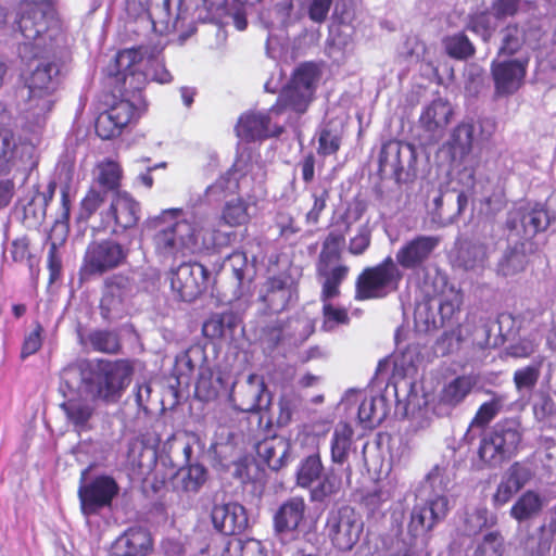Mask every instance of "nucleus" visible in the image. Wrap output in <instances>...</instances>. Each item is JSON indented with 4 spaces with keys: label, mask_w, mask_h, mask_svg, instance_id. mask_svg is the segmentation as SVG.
I'll return each mask as SVG.
<instances>
[{
    "label": "nucleus",
    "mask_w": 556,
    "mask_h": 556,
    "mask_svg": "<svg viewBox=\"0 0 556 556\" xmlns=\"http://www.w3.org/2000/svg\"><path fill=\"white\" fill-rule=\"evenodd\" d=\"M500 55H513L527 47L538 49L542 46L545 30L541 21L535 18L527 20L523 24H508L501 31Z\"/></svg>",
    "instance_id": "4468645a"
},
{
    "label": "nucleus",
    "mask_w": 556,
    "mask_h": 556,
    "mask_svg": "<svg viewBox=\"0 0 556 556\" xmlns=\"http://www.w3.org/2000/svg\"><path fill=\"white\" fill-rule=\"evenodd\" d=\"M59 86L60 67L54 61L39 60L24 76L21 114L29 130L46 125L59 101Z\"/></svg>",
    "instance_id": "7ed1b4c3"
},
{
    "label": "nucleus",
    "mask_w": 556,
    "mask_h": 556,
    "mask_svg": "<svg viewBox=\"0 0 556 556\" xmlns=\"http://www.w3.org/2000/svg\"><path fill=\"white\" fill-rule=\"evenodd\" d=\"M305 502L302 497H291L278 508L274 516L275 530L278 534L294 531L304 517Z\"/></svg>",
    "instance_id": "c756f323"
},
{
    "label": "nucleus",
    "mask_w": 556,
    "mask_h": 556,
    "mask_svg": "<svg viewBox=\"0 0 556 556\" xmlns=\"http://www.w3.org/2000/svg\"><path fill=\"white\" fill-rule=\"evenodd\" d=\"M252 204L242 198H236L225 203L222 211V219L229 227L242 226L251 219Z\"/></svg>",
    "instance_id": "4c0bfd02"
},
{
    "label": "nucleus",
    "mask_w": 556,
    "mask_h": 556,
    "mask_svg": "<svg viewBox=\"0 0 556 556\" xmlns=\"http://www.w3.org/2000/svg\"><path fill=\"white\" fill-rule=\"evenodd\" d=\"M117 492V483L108 476L97 477L90 483L80 485L78 497L83 514L85 516L94 515L101 508L111 505Z\"/></svg>",
    "instance_id": "a211bd4d"
},
{
    "label": "nucleus",
    "mask_w": 556,
    "mask_h": 556,
    "mask_svg": "<svg viewBox=\"0 0 556 556\" xmlns=\"http://www.w3.org/2000/svg\"><path fill=\"white\" fill-rule=\"evenodd\" d=\"M147 227L154 230L152 244L162 262H174L199 253L198 217H182L181 208L164 210L150 218Z\"/></svg>",
    "instance_id": "f03ea898"
},
{
    "label": "nucleus",
    "mask_w": 556,
    "mask_h": 556,
    "mask_svg": "<svg viewBox=\"0 0 556 556\" xmlns=\"http://www.w3.org/2000/svg\"><path fill=\"white\" fill-rule=\"evenodd\" d=\"M435 523L437 521L430 515L428 507L425 504H417L410 514L408 531L413 536H418L430 531Z\"/></svg>",
    "instance_id": "603ef678"
},
{
    "label": "nucleus",
    "mask_w": 556,
    "mask_h": 556,
    "mask_svg": "<svg viewBox=\"0 0 556 556\" xmlns=\"http://www.w3.org/2000/svg\"><path fill=\"white\" fill-rule=\"evenodd\" d=\"M500 18L494 14L493 9L489 12H481L470 17L468 28L479 35L483 41H489L498 27Z\"/></svg>",
    "instance_id": "8fccbe9b"
},
{
    "label": "nucleus",
    "mask_w": 556,
    "mask_h": 556,
    "mask_svg": "<svg viewBox=\"0 0 556 556\" xmlns=\"http://www.w3.org/2000/svg\"><path fill=\"white\" fill-rule=\"evenodd\" d=\"M211 518L214 528L226 535L241 532L248 526L245 508L235 502L215 504Z\"/></svg>",
    "instance_id": "b1692460"
},
{
    "label": "nucleus",
    "mask_w": 556,
    "mask_h": 556,
    "mask_svg": "<svg viewBox=\"0 0 556 556\" xmlns=\"http://www.w3.org/2000/svg\"><path fill=\"white\" fill-rule=\"evenodd\" d=\"M321 301L324 303V330L332 331L338 326L345 325L349 323V315L345 308L333 305L332 303H330V300L321 299Z\"/></svg>",
    "instance_id": "6e6d98bb"
},
{
    "label": "nucleus",
    "mask_w": 556,
    "mask_h": 556,
    "mask_svg": "<svg viewBox=\"0 0 556 556\" xmlns=\"http://www.w3.org/2000/svg\"><path fill=\"white\" fill-rule=\"evenodd\" d=\"M225 388L226 383L222 375L213 378L212 374H202L197 382L195 393L201 400L211 401L216 399Z\"/></svg>",
    "instance_id": "864d4df0"
},
{
    "label": "nucleus",
    "mask_w": 556,
    "mask_h": 556,
    "mask_svg": "<svg viewBox=\"0 0 556 556\" xmlns=\"http://www.w3.org/2000/svg\"><path fill=\"white\" fill-rule=\"evenodd\" d=\"M296 484L311 490V500L323 502L340 489V479L333 470L324 473V465L318 453L301 460L296 470Z\"/></svg>",
    "instance_id": "9b49d317"
},
{
    "label": "nucleus",
    "mask_w": 556,
    "mask_h": 556,
    "mask_svg": "<svg viewBox=\"0 0 556 556\" xmlns=\"http://www.w3.org/2000/svg\"><path fill=\"white\" fill-rule=\"evenodd\" d=\"M326 260H329V254L326 251H323L320 254V264L318 269L319 274L325 277L321 299L331 300L339 295V287L341 282L346 278L349 267L345 265H338L328 270L325 265Z\"/></svg>",
    "instance_id": "72a5a7b5"
},
{
    "label": "nucleus",
    "mask_w": 556,
    "mask_h": 556,
    "mask_svg": "<svg viewBox=\"0 0 556 556\" xmlns=\"http://www.w3.org/2000/svg\"><path fill=\"white\" fill-rule=\"evenodd\" d=\"M528 258L525 243L508 249L502 256L497 270L503 276H513L526 267Z\"/></svg>",
    "instance_id": "37998d69"
},
{
    "label": "nucleus",
    "mask_w": 556,
    "mask_h": 556,
    "mask_svg": "<svg viewBox=\"0 0 556 556\" xmlns=\"http://www.w3.org/2000/svg\"><path fill=\"white\" fill-rule=\"evenodd\" d=\"M496 124L492 118H481L477 123L465 121L458 124L444 144L452 163L460 165L471 153L475 144L488 141L495 132Z\"/></svg>",
    "instance_id": "1a4fd4ad"
},
{
    "label": "nucleus",
    "mask_w": 556,
    "mask_h": 556,
    "mask_svg": "<svg viewBox=\"0 0 556 556\" xmlns=\"http://www.w3.org/2000/svg\"><path fill=\"white\" fill-rule=\"evenodd\" d=\"M124 97L114 102L96 121V131L102 139H111L121 135L130 123L137 121L147 110V102L141 92L132 90L127 85Z\"/></svg>",
    "instance_id": "423d86ee"
},
{
    "label": "nucleus",
    "mask_w": 556,
    "mask_h": 556,
    "mask_svg": "<svg viewBox=\"0 0 556 556\" xmlns=\"http://www.w3.org/2000/svg\"><path fill=\"white\" fill-rule=\"evenodd\" d=\"M439 239L432 236H417L405 242L395 253L397 267L420 269L437 249Z\"/></svg>",
    "instance_id": "aec40b11"
},
{
    "label": "nucleus",
    "mask_w": 556,
    "mask_h": 556,
    "mask_svg": "<svg viewBox=\"0 0 556 556\" xmlns=\"http://www.w3.org/2000/svg\"><path fill=\"white\" fill-rule=\"evenodd\" d=\"M266 386L261 376L251 374L248 379L235 386L230 393V400L235 407L241 412H256L266 407L269 403L265 399Z\"/></svg>",
    "instance_id": "412c9836"
},
{
    "label": "nucleus",
    "mask_w": 556,
    "mask_h": 556,
    "mask_svg": "<svg viewBox=\"0 0 556 556\" xmlns=\"http://www.w3.org/2000/svg\"><path fill=\"white\" fill-rule=\"evenodd\" d=\"M445 51L454 59H467L475 52V48L468 37L464 34L448 36L443 41Z\"/></svg>",
    "instance_id": "5fc2aeb1"
},
{
    "label": "nucleus",
    "mask_w": 556,
    "mask_h": 556,
    "mask_svg": "<svg viewBox=\"0 0 556 556\" xmlns=\"http://www.w3.org/2000/svg\"><path fill=\"white\" fill-rule=\"evenodd\" d=\"M132 367L127 361L80 362L64 370L63 380L68 389L78 382V396L61 404L68 421L77 430H85L92 417L96 400L116 403L130 383Z\"/></svg>",
    "instance_id": "f257e3e1"
},
{
    "label": "nucleus",
    "mask_w": 556,
    "mask_h": 556,
    "mask_svg": "<svg viewBox=\"0 0 556 556\" xmlns=\"http://www.w3.org/2000/svg\"><path fill=\"white\" fill-rule=\"evenodd\" d=\"M206 268L199 263H181L169 271L170 288L181 301L194 300L203 290Z\"/></svg>",
    "instance_id": "f3484780"
},
{
    "label": "nucleus",
    "mask_w": 556,
    "mask_h": 556,
    "mask_svg": "<svg viewBox=\"0 0 556 556\" xmlns=\"http://www.w3.org/2000/svg\"><path fill=\"white\" fill-rule=\"evenodd\" d=\"M223 219H201L198 218V242L199 252L212 248L228 245L236 237L231 230H223Z\"/></svg>",
    "instance_id": "bb28decb"
},
{
    "label": "nucleus",
    "mask_w": 556,
    "mask_h": 556,
    "mask_svg": "<svg viewBox=\"0 0 556 556\" xmlns=\"http://www.w3.org/2000/svg\"><path fill=\"white\" fill-rule=\"evenodd\" d=\"M116 72L111 75L123 80L132 90L141 92L149 81L168 84L173 80L172 74L159 56H144L141 48L126 49L115 58Z\"/></svg>",
    "instance_id": "39448f33"
},
{
    "label": "nucleus",
    "mask_w": 556,
    "mask_h": 556,
    "mask_svg": "<svg viewBox=\"0 0 556 556\" xmlns=\"http://www.w3.org/2000/svg\"><path fill=\"white\" fill-rule=\"evenodd\" d=\"M88 341L93 350L99 352L115 353L119 348L116 334L111 331H92L88 336Z\"/></svg>",
    "instance_id": "13d9d810"
},
{
    "label": "nucleus",
    "mask_w": 556,
    "mask_h": 556,
    "mask_svg": "<svg viewBox=\"0 0 556 556\" xmlns=\"http://www.w3.org/2000/svg\"><path fill=\"white\" fill-rule=\"evenodd\" d=\"M403 273L391 256L363 270L356 281V299H381L397 290Z\"/></svg>",
    "instance_id": "6e6552de"
},
{
    "label": "nucleus",
    "mask_w": 556,
    "mask_h": 556,
    "mask_svg": "<svg viewBox=\"0 0 556 556\" xmlns=\"http://www.w3.org/2000/svg\"><path fill=\"white\" fill-rule=\"evenodd\" d=\"M242 162L235 163L231 170L226 175L219 177L214 184L208 186L205 190V198L207 202H217L240 190L238 172L242 170Z\"/></svg>",
    "instance_id": "c9c22d12"
},
{
    "label": "nucleus",
    "mask_w": 556,
    "mask_h": 556,
    "mask_svg": "<svg viewBox=\"0 0 556 556\" xmlns=\"http://www.w3.org/2000/svg\"><path fill=\"white\" fill-rule=\"evenodd\" d=\"M35 147L10 131L0 132V177L34 164Z\"/></svg>",
    "instance_id": "2eb2a0df"
},
{
    "label": "nucleus",
    "mask_w": 556,
    "mask_h": 556,
    "mask_svg": "<svg viewBox=\"0 0 556 556\" xmlns=\"http://www.w3.org/2000/svg\"><path fill=\"white\" fill-rule=\"evenodd\" d=\"M521 432L514 420L496 424L480 442L479 456L489 466H500L511 458L520 444Z\"/></svg>",
    "instance_id": "0eeeda50"
},
{
    "label": "nucleus",
    "mask_w": 556,
    "mask_h": 556,
    "mask_svg": "<svg viewBox=\"0 0 556 556\" xmlns=\"http://www.w3.org/2000/svg\"><path fill=\"white\" fill-rule=\"evenodd\" d=\"M206 481V469L200 464L181 468L176 476L177 488L188 493H197Z\"/></svg>",
    "instance_id": "a19ab883"
},
{
    "label": "nucleus",
    "mask_w": 556,
    "mask_h": 556,
    "mask_svg": "<svg viewBox=\"0 0 556 556\" xmlns=\"http://www.w3.org/2000/svg\"><path fill=\"white\" fill-rule=\"evenodd\" d=\"M433 295L439 298V312L443 320L451 319L463 303L460 290L448 283L447 276L437 271L432 278Z\"/></svg>",
    "instance_id": "a878e982"
},
{
    "label": "nucleus",
    "mask_w": 556,
    "mask_h": 556,
    "mask_svg": "<svg viewBox=\"0 0 556 556\" xmlns=\"http://www.w3.org/2000/svg\"><path fill=\"white\" fill-rule=\"evenodd\" d=\"M403 149L410 153L409 146L403 147L399 141H389L383 144L379 157L380 170L392 174L397 180L404 170L401 157Z\"/></svg>",
    "instance_id": "f704fd0d"
},
{
    "label": "nucleus",
    "mask_w": 556,
    "mask_h": 556,
    "mask_svg": "<svg viewBox=\"0 0 556 556\" xmlns=\"http://www.w3.org/2000/svg\"><path fill=\"white\" fill-rule=\"evenodd\" d=\"M519 490L504 473L496 492L493 495V502L496 506H503L516 494Z\"/></svg>",
    "instance_id": "774afa93"
},
{
    "label": "nucleus",
    "mask_w": 556,
    "mask_h": 556,
    "mask_svg": "<svg viewBox=\"0 0 556 556\" xmlns=\"http://www.w3.org/2000/svg\"><path fill=\"white\" fill-rule=\"evenodd\" d=\"M223 269L230 273L238 282V286H243L245 280H251L253 267L249 264L247 254L241 251H236L230 254L223 264Z\"/></svg>",
    "instance_id": "a18cd8bd"
},
{
    "label": "nucleus",
    "mask_w": 556,
    "mask_h": 556,
    "mask_svg": "<svg viewBox=\"0 0 556 556\" xmlns=\"http://www.w3.org/2000/svg\"><path fill=\"white\" fill-rule=\"evenodd\" d=\"M425 505L428 507L430 515L437 522L443 520L451 508L450 500L445 494L432 493Z\"/></svg>",
    "instance_id": "0e129e2a"
},
{
    "label": "nucleus",
    "mask_w": 556,
    "mask_h": 556,
    "mask_svg": "<svg viewBox=\"0 0 556 556\" xmlns=\"http://www.w3.org/2000/svg\"><path fill=\"white\" fill-rule=\"evenodd\" d=\"M242 162V170L238 172L240 189L250 187L251 184L262 185L266 178L265 166L262 162L250 159L249 161L241 155L236 163Z\"/></svg>",
    "instance_id": "09e8293b"
},
{
    "label": "nucleus",
    "mask_w": 556,
    "mask_h": 556,
    "mask_svg": "<svg viewBox=\"0 0 556 556\" xmlns=\"http://www.w3.org/2000/svg\"><path fill=\"white\" fill-rule=\"evenodd\" d=\"M486 260V249L479 243H465L459 248L457 265L465 270H473L483 267Z\"/></svg>",
    "instance_id": "c03bdc74"
},
{
    "label": "nucleus",
    "mask_w": 556,
    "mask_h": 556,
    "mask_svg": "<svg viewBox=\"0 0 556 556\" xmlns=\"http://www.w3.org/2000/svg\"><path fill=\"white\" fill-rule=\"evenodd\" d=\"M286 111L283 105L278 106V102L268 113H245L236 126L237 136L244 140L264 139L278 136L282 128L277 122H273L277 116Z\"/></svg>",
    "instance_id": "dca6fc26"
},
{
    "label": "nucleus",
    "mask_w": 556,
    "mask_h": 556,
    "mask_svg": "<svg viewBox=\"0 0 556 556\" xmlns=\"http://www.w3.org/2000/svg\"><path fill=\"white\" fill-rule=\"evenodd\" d=\"M153 549L150 532L143 527H130L111 545V556H148Z\"/></svg>",
    "instance_id": "5701e85b"
},
{
    "label": "nucleus",
    "mask_w": 556,
    "mask_h": 556,
    "mask_svg": "<svg viewBox=\"0 0 556 556\" xmlns=\"http://www.w3.org/2000/svg\"><path fill=\"white\" fill-rule=\"evenodd\" d=\"M544 506L543 497L534 492H525L511 506L510 516L521 522L540 514Z\"/></svg>",
    "instance_id": "e433bc0d"
},
{
    "label": "nucleus",
    "mask_w": 556,
    "mask_h": 556,
    "mask_svg": "<svg viewBox=\"0 0 556 556\" xmlns=\"http://www.w3.org/2000/svg\"><path fill=\"white\" fill-rule=\"evenodd\" d=\"M521 224L525 236L531 237L547 228L549 216L541 205H535L521 216Z\"/></svg>",
    "instance_id": "3c124183"
},
{
    "label": "nucleus",
    "mask_w": 556,
    "mask_h": 556,
    "mask_svg": "<svg viewBox=\"0 0 556 556\" xmlns=\"http://www.w3.org/2000/svg\"><path fill=\"white\" fill-rule=\"evenodd\" d=\"M473 380L468 376H460L446 383L441 393L440 401L450 406L459 404L471 391Z\"/></svg>",
    "instance_id": "ea45409f"
},
{
    "label": "nucleus",
    "mask_w": 556,
    "mask_h": 556,
    "mask_svg": "<svg viewBox=\"0 0 556 556\" xmlns=\"http://www.w3.org/2000/svg\"><path fill=\"white\" fill-rule=\"evenodd\" d=\"M131 282L125 276H114L106 280L100 307L104 318H117L123 313L124 303L131 292Z\"/></svg>",
    "instance_id": "393cba45"
},
{
    "label": "nucleus",
    "mask_w": 556,
    "mask_h": 556,
    "mask_svg": "<svg viewBox=\"0 0 556 556\" xmlns=\"http://www.w3.org/2000/svg\"><path fill=\"white\" fill-rule=\"evenodd\" d=\"M128 249L113 239L92 241L88 244L83 270L89 275L103 274L123 265Z\"/></svg>",
    "instance_id": "ddd939ff"
},
{
    "label": "nucleus",
    "mask_w": 556,
    "mask_h": 556,
    "mask_svg": "<svg viewBox=\"0 0 556 556\" xmlns=\"http://www.w3.org/2000/svg\"><path fill=\"white\" fill-rule=\"evenodd\" d=\"M151 18L154 30L161 35L178 31L182 20L180 14L172 17L169 12V0H164L161 7L154 9L151 13Z\"/></svg>",
    "instance_id": "de8ad7c7"
},
{
    "label": "nucleus",
    "mask_w": 556,
    "mask_h": 556,
    "mask_svg": "<svg viewBox=\"0 0 556 556\" xmlns=\"http://www.w3.org/2000/svg\"><path fill=\"white\" fill-rule=\"evenodd\" d=\"M98 181L106 189L117 188L122 177V169L119 165L111 160L101 162L98 165Z\"/></svg>",
    "instance_id": "4d7b16f0"
},
{
    "label": "nucleus",
    "mask_w": 556,
    "mask_h": 556,
    "mask_svg": "<svg viewBox=\"0 0 556 556\" xmlns=\"http://www.w3.org/2000/svg\"><path fill=\"white\" fill-rule=\"evenodd\" d=\"M389 407L383 395L365 396L357 412L358 422L364 428L378 426L388 415Z\"/></svg>",
    "instance_id": "2f4dec72"
},
{
    "label": "nucleus",
    "mask_w": 556,
    "mask_h": 556,
    "mask_svg": "<svg viewBox=\"0 0 556 556\" xmlns=\"http://www.w3.org/2000/svg\"><path fill=\"white\" fill-rule=\"evenodd\" d=\"M106 226L119 235L135 227L139 220V204L127 193L117 192L105 215Z\"/></svg>",
    "instance_id": "4be33fe9"
},
{
    "label": "nucleus",
    "mask_w": 556,
    "mask_h": 556,
    "mask_svg": "<svg viewBox=\"0 0 556 556\" xmlns=\"http://www.w3.org/2000/svg\"><path fill=\"white\" fill-rule=\"evenodd\" d=\"M296 296V288L288 276H278L268 279L264 302L273 312H280Z\"/></svg>",
    "instance_id": "cd10ccee"
},
{
    "label": "nucleus",
    "mask_w": 556,
    "mask_h": 556,
    "mask_svg": "<svg viewBox=\"0 0 556 556\" xmlns=\"http://www.w3.org/2000/svg\"><path fill=\"white\" fill-rule=\"evenodd\" d=\"M528 58H519L507 61H494L492 75L496 93L508 96L516 92L526 77Z\"/></svg>",
    "instance_id": "6ab92c4d"
},
{
    "label": "nucleus",
    "mask_w": 556,
    "mask_h": 556,
    "mask_svg": "<svg viewBox=\"0 0 556 556\" xmlns=\"http://www.w3.org/2000/svg\"><path fill=\"white\" fill-rule=\"evenodd\" d=\"M452 109L446 101L438 99L432 101L422 111L419 122L421 127L429 132V139L435 140L448 123Z\"/></svg>",
    "instance_id": "c85d7f7f"
},
{
    "label": "nucleus",
    "mask_w": 556,
    "mask_h": 556,
    "mask_svg": "<svg viewBox=\"0 0 556 556\" xmlns=\"http://www.w3.org/2000/svg\"><path fill=\"white\" fill-rule=\"evenodd\" d=\"M319 77L320 71L316 64L307 62L298 66L290 84L278 98V106L283 105L286 110L304 113L313 100Z\"/></svg>",
    "instance_id": "9d476101"
},
{
    "label": "nucleus",
    "mask_w": 556,
    "mask_h": 556,
    "mask_svg": "<svg viewBox=\"0 0 556 556\" xmlns=\"http://www.w3.org/2000/svg\"><path fill=\"white\" fill-rule=\"evenodd\" d=\"M354 431L348 422L336 425L330 439L331 460L336 465L348 463L353 445Z\"/></svg>",
    "instance_id": "473e14b6"
},
{
    "label": "nucleus",
    "mask_w": 556,
    "mask_h": 556,
    "mask_svg": "<svg viewBox=\"0 0 556 556\" xmlns=\"http://www.w3.org/2000/svg\"><path fill=\"white\" fill-rule=\"evenodd\" d=\"M544 357L539 356L531 364L514 372V383L518 393H530L538 383Z\"/></svg>",
    "instance_id": "79ce46f5"
},
{
    "label": "nucleus",
    "mask_w": 556,
    "mask_h": 556,
    "mask_svg": "<svg viewBox=\"0 0 556 556\" xmlns=\"http://www.w3.org/2000/svg\"><path fill=\"white\" fill-rule=\"evenodd\" d=\"M496 523V516L491 514L486 507L479 506L468 511L464 521V532L467 535H476L485 528Z\"/></svg>",
    "instance_id": "49530a36"
},
{
    "label": "nucleus",
    "mask_w": 556,
    "mask_h": 556,
    "mask_svg": "<svg viewBox=\"0 0 556 556\" xmlns=\"http://www.w3.org/2000/svg\"><path fill=\"white\" fill-rule=\"evenodd\" d=\"M222 556H266L260 541L249 540L247 542H230L224 549Z\"/></svg>",
    "instance_id": "bf43d9fd"
},
{
    "label": "nucleus",
    "mask_w": 556,
    "mask_h": 556,
    "mask_svg": "<svg viewBox=\"0 0 556 556\" xmlns=\"http://www.w3.org/2000/svg\"><path fill=\"white\" fill-rule=\"evenodd\" d=\"M363 520L350 506L333 509L328 514L326 531L332 544L341 551H350L359 540Z\"/></svg>",
    "instance_id": "f8f14e48"
},
{
    "label": "nucleus",
    "mask_w": 556,
    "mask_h": 556,
    "mask_svg": "<svg viewBox=\"0 0 556 556\" xmlns=\"http://www.w3.org/2000/svg\"><path fill=\"white\" fill-rule=\"evenodd\" d=\"M432 493L445 494L452 485V472L447 468L435 466L427 476Z\"/></svg>",
    "instance_id": "052dcab7"
},
{
    "label": "nucleus",
    "mask_w": 556,
    "mask_h": 556,
    "mask_svg": "<svg viewBox=\"0 0 556 556\" xmlns=\"http://www.w3.org/2000/svg\"><path fill=\"white\" fill-rule=\"evenodd\" d=\"M371 241V231L368 228V226L363 225L358 228L356 235L351 238L350 244H349V251L353 255H361L363 254L368 247L370 245Z\"/></svg>",
    "instance_id": "69168bd1"
},
{
    "label": "nucleus",
    "mask_w": 556,
    "mask_h": 556,
    "mask_svg": "<svg viewBox=\"0 0 556 556\" xmlns=\"http://www.w3.org/2000/svg\"><path fill=\"white\" fill-rule=\"evenodd\" d=\"M342 126L336 122L324 124L318 131V154L323 156L337 153L342 140Z\"/></svg>",
    "instance_id": "58836bf2"
},
{
    "label": "nucleus",
    "mask_w": 556,
    "mask_h": 556,
    "mask_svg": "<svg viewBox=\"0 0 556 556\" xmlns=\"http://www.w3.org/2000/svg\"><path fill=\"white\" fill-rule=\"evenodd\" d=\"M503 538L498 532H489L477 546L473 556H502Z\"/></svg>",
    "instance_id": "680f3d73"
},
{
    "label": "nucleus",
    "mask_w": 556,
    "mask_h": 556,
    "mask_svg": "<svg viewBox=\"0 0 556 556\" xmlns=\"http://www.w3.org/2000/svg\"><path fill=\"white\" fill-rule=\"evenodd\" d=\"M53 0H25L20 5L17 27L24 41L20 43L23 58H41L53 51L61 37V24L53 9Z\"/></svg>",
    "instance_id": "20e7f679"
},
{
    "label": "nucleus",
    "mask_w": 556,
    "mask_h": 556,
    "mask_svg": "<svg viewBox=\"0 0 556 556\" xmlns=\"http://www.w3.org/2000/svg\"><path fill=\"white\" fill-rule=\"evenodd\" d=\"M505 475L520 490L532 479L533 471L529 465L516 462L505 471Z\"/></svg>",
    "instance_id": "e2e57ef3"
},
{
    "label": "nucleus",
    "mask_w": 556,
    "mask_h": 556,
    "mask_svg": "<svg viewBox=\"0 0 556 556\" xmlns=\"http://www.w3.org/2000/svg\"><path fill=\"white\" fill-rule=\"evenodd\" d=\"M104 192L90 189L85 198L81 200V215L85 218H89L103 203Z\"/></svg>",
    "instance_id": "338daca9"
},
{
    "label": "nucleus",
    "mask_w": 556,
    "mask_h": 556,
    "mask_svg": "<svg viewBox=\"0 0 556 556\" xmlns=\"http://www.w3.org/2000/svg\"><path fill=\"white\" fill-rule=\"evenodd\" d=\"M289 450V442L282 438L267 439L256 445L257 456L273 470H279L286 465Z\"/></svg>",
    "instance_id": "7c9ffc66"
}]
</instances>
